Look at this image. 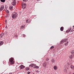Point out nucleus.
I'll use <instances>...</instances> for the list:
<instances>
[{
  "mask_svg": "<svg viewBox=\"0 0 74 74\" xmlns=\"http://www.w3.org/2000/svg\"><path fill=\"white\" fill-rule=\"evenodd\" d=\"M3 36H2L1 34H0V38H1L3 37Z\"/></svg>",
  "mask_w": 74,
  "mask_h": 74,
  "instance_id": "c756f323",
  "label": "nucleus"
},
{
  "mask_svg": "<svg viewBox=\"0 0 74 74\" xmlns=\"http://www.w3.org/2000/svg\"><path fill=\"white\" fill-rule=\"evenodd\" d=\"M71 32H73V31H74V28H72V29H71Z\"/></svg>",
  "mask_w": 74,
  "mask_h": 74,
  "instance_id": "6ab92c4d",
  "label": "nucleus"
},
{
  "mask_svg": "<svg viewBox=\"0 0 74 74\" xmlns=\"http://www.w3.org/2000/svg\"><path fill=\"white\" fill-rule=\"evenodd\" d=\"M4 44V42L3 41H1L0 42V45H2L3 44Z\"/></svg>",
  "mask_w": 74,
  "mask_h": 74,
  "instance_id": "9b49d317",
  "label": "nucleus"
},
{
  "mask_svg": "<svg viewBox=\"0 0 74 74\" xmlns=\"http://www.w3.org/2000/svg\"><path fill=\"white\" fill-rule=\"evenodd\" d=\"M69 74H71V73H70Z\"/></svg>",
  "mask_w": 74,
  "mask_h": 74,
  "instance_id": "58836bf2",
  "label": "nucleus"
},
{
  "mask_svg": "<svg viewBox=\"0 0 74 74\" xmlns=\"http://www.w3.org/2000/svg\"><path fill=\"white\" fill-rule=\"evenodd\" d=\"M73 28H74V26H73Z\"/></svg>",
  "mask_w": 74,
  "mask_h": 74,
  "instance_id": "4c0bfd02",
  "label": "nucleus"
},
{
  "mask_svg": "<svg viewBox=\"0 0 74 74\" xmlns=\"http://www.w3.org/2000/svg\"><path fill=\"white\" fill-rule=\"evenodd\" d=\"M6 12H7L8 13L9 12V11H8V10H6Z\"/></svg>",
  "mask_w": 74,
  "mask_h": 74,
  "instance_id": "cd10ccee",
  "label": "nucleus"
},
{
  "mask_svg": "<svg viewBox=\"0 0 74 74\" xmlns=\"http://www.w3.org/2000/svg\"><path fill=\"white\" fill-rule=\"evenodd\" d=\"M67 39H64L61 41L60 42V44H62L63 43H64L65 42H66L67 41Z\"/></svg>",
  "mask_w": 74,
  "mask_h": 74,
  "instance_id": "39448f33",
  "label": "nucleus"
},
{
  "mask_svg": "<svg viewBox=\"0 0 74 74\" xmlns=\"http://www.w3.org/2000/svg\"><path fill=\"white\" fill-rule=\"evenodd\" d=\"M25 26L22 25V26H21L20 27V29L21 30H22L23 29H25Z\"/></svg>",
  "mask_w": 74,
  "mask_h": 74,
  "instance_id": "6e6552de",
  "label": "nucleus"
},
{
  "mask_svg": "<svg viewBox=\"0 0 74 74\" xmlns=\"http://www.w3.org/2000/svg\"><path fill=\"white\" fill-rule=\"evenodd\" d=\"M4 5H2L0 9V11H2L4 9Z\"/></svg>",
  "mask_w": 74,
  "mask_h": 74,
  "instance_id": "423d86ee",
  "label": "nucleus"
},
{
  "mask_svg": "<svg viewBox=\"0 0 74 74\" xmlns=\"http://www.w3.org/2000/svg\"><path fill=\"white\" fill-rule=\"evenodd\" d=\"M51 62L52 63H53L55 62V61L54 60H52Z\"/></svg>",
  "mask_w": 74,
  "mask_h": 74,
  "instance_id": "412c9836",
  "label": "nucleus"
},
{
  "mask_svg": "<svg viewBox=\"0 0 74 74\" xmlns=\"http://www.w3.org/2000/svg\"><path fill=\"white\" fill-rule=\"evenodd\" d=\"M53 69H54V70H57V66H54L53 67Z\"/></svg>",
  "mask_w": 74,
  "mask_h": 74,
  "instance_id": "f8f14e48",
  "label": "nucleus"
},
{
  "mask_svg": "<svg viewBox=\"0 0 74 74\" xmlns=\"http://www.w3.org/2000/svg\"><path fill=\"white\" fill-rule=\"evenodd\" d=\"M68 43L69 42H67L65 44V46H66V45H68Z\"/></svg>",
  "mask_w": 74,
  "mask_h": 74,
  "instance_id": "a878e982",
  "label": "nucleus"
},
{
  "mask_svg": "<svg viewBox=\"0 0 74 74\" xmlns=\"http://www.w3.org/2000/svg\"><path fill=\"white\" fill-rule=\"evenodd\" d=\"M5 28H6V29H7L8 28V27H7V25H6V26L5 27Z\"/></svg>",
  "mask_w": 74,
  "mask_h": 74,
  "instance_id": "72a5a7b5",
  "label": "nucleus"
},
{
  "mask_svg": "<svg viewBox=\"0 0 74 74\" xmlns=\"http://www.w3.org/2000/svg\"><path fill=\"white\" fill-rule=\"evenodd\" d=\"M46 66H47V64H46V63H44L43 65V67H46Z\"/></svg>",
  "mask_w": 74,
  "mask_h": 74,
  "instance_id": "f3484780",
  "label": "nucleus"
},
{
  "mask_svg": "<svg viewBox=\"0 0 74 74\" xmlns=\"http://www.w3.org/2000/svg\"><path fill=\"white\" fill-rule=\"evenodd\" d=\"M60 30H61V31H63V27H61L60 28Z\"/></svg>",
  "mask_w": 74,
  "mask_h": 74,
  "instance_id": "2eb2a0df",
  "label": "nucleus"
},
{
  "mask_svg": "<svg viewBox=\"0 0 74 74\" xmlns=\"http://www.w3.org/2000/svg\"><path fill=\"white\" fill-rule=\"evenodd\" d=\"M3 33L4 34H5V35H7V34H8V33H7V32H5Z\"/></svg>",
  "mask_w": 74,
  "mask_h": 74,
  "instance_id": "4be33fe9",
  "label": "nucleus"
},
{
  "mask_svg": "<svg viewBox=\"0 0 74 74\" xmlns=\"http://www.w3.org/2000/svg\"><path fill=\"white\" fill-rule=\"evenodd\" d=\"M1 2H2L3 3H4L5 2V0H1Z\"/></svg>",
  "mask_w": 74,
  "mask_h": 74,
  "instance_id": "b1692460",
  "label": "nucleus"
},
{
  "mask_svg": "<svg viewBox=\"0 0 74 74\" xmlns=\"http://www.w3.org/2000/svg\"><path fill=\"white\" fill-rule=\"evenodd\" d=\"M5 25L7 24V20H5Z\"/></svg>",
  "mask_w": 74,
  "mask_h": 74,
  "instance_id": "7c9ffc66",
  "label": "nucleus"
},
{
  "mask_svg": "<svg viewBox=\"0 0 74 74\" xmlns=\"http://www.w3.org/2000/svg\"><path fill=\"white\" fill-rule=\"evenodd\" d=\"M16 0H12V5L15 6L16 5Z\"/></svg>",
  "mask_w": 74,
  "mask_h": 74,
  "instance_id": "7ed1b4c3",
  "label": "nucleus"
},
{
  "mask_svg": "<svg viewBox=\"0 0 74 74\" xmlns=\"http://www.w3.org/2000/svg\"><path fill=\"white\" fill-rule=\"evenodd\" d=\"M26 70L28 71V70H29V69L28 68H26Z\"/></svg>",
  "mask_w": 74,
  "mask_h": 74,
  "instance_id": "c85d7f7f",
  "label": "nucleus"
},
{
  "mask_svg": "<svg viewBox=\"0 0 74 74\" xmlns=\"http://www.w3.org/2000/svg\"><path fill=\"white\" fill-rule=\"evenodd\" d=\"M74 55H73V54H72V55H71L70 56H69V58H70V59H72L73 58H74Z\"/></svg>",
  "mask_w": 74,
  "mask_h": 74,
  "instance_id": "1a4fd4ad",
  "label": "nucleus"
},
{
  "mask_svg": "<svg viewBox=\"0 0 74 74\" xmlns=\"http://www.w3.org/2000/svg\"><path fill=\"white\" fill-rule=\"evenodd\" d=\"M18 17V14L16 12H14L12 14V17L13 19H15L17 17Z\"/></svg>",
  "mask_w": 74,
  "mask_h": 74,
  "instance_id": "f03ea898",
  "label": "nucleus"
},
{
  "mask_svg": "<svg viewBox=\"0 0 74 74\" xmlns=\"http://www.w3.org/2000/svg\"><path fill=\"white\" fill-rule=\"evenodd\" d=\"M33 74H34V73Z\"/></svg>",
  "mask_w": 74,
  "mask_h": 74,
  "instance_id": "a19ab883",
  "label": "nucleus"
},
{
  "mask_svg": "<svg viewBox=\"0 0 74 74\" xmlns=\"http://www.w3.org/2000/svg\"><path fill=\"white\" fill-rule=\"evenodd\" d=\"M73 74H74V73H73Z\"/></svg>",
  "mask_w": 74,
  "mask_h": 74,
  "instance_id": "ea45409f",
  "label": "nucleus"
},
{
  "mask_svg": "<svg viewBox=\"0 0 74 74\" xmlns=\"http://www.w3.org/2000/svg\"><path fill=\"white\" fill-rule=\"evenodd\" d=\"M13 8V7L12 6L10 5L9 7V8L10 10H12Z\"/></svg>",
  "mask_w": 74,
  "mask_h": 74,
  "instance_id": "ddd939ff",
  "label": "nucleus"
},
{
  "mask_svg": "<svg viewBox=\"0 0 74 74\" xmlns=\"http://www.w3.org/2000/svg\"><path fill=\"white\" fill-rule=\"evenodd\" d=\"M27 0H23V1L24 2H26V1H27Z\"/></svg>",
  "mask_w": 74,
  "mask_h": 74,
  "instance_id": "bb28decb",
  "label": "nucleus"
},
{
  "mask_svg": "<svg viewBox=\"0 0 74 74\" xmlns=\"http://www.w3.org/2000/svg\"><path fill=\"white\" fill-rule=\"evenodd\" d=\"M23 37H25V35L24 34H23Z\"/></svg>",
  "mask_w": 74,
  "mask_h": 74,
  "instance_id": "f704fd0d",
  "label": "nucleus"
},
{
  "mask_svg": "<svg viewBox=\"0 0 74 74\" xmlns=\"http://www.w3.org/2000/svg\"><path fill=\"white\" fill-rule=\"evenodd\" d=\"M26 4L24 3H23L22 4V7L23 8L25 9V8H26Z\"/></svg>",
  "mask_w": 74,
  "mask_h": 74,
  "instance_id": "20e7f679",
  "label": "nucleus"
},
{
  "mask_svg": "<svg viewBox=\"0 0 74 74\" xmlns=\"http://www.w3.org/2000/svg\"><path fill=\"white\" fill-rule=\"evenodd\" d=\"M36 71V72H37V73H39V71Z\"/></svg>",
  "mask_w": 74,
  "mask_h": 74,
  "instance_id": "c9c22d12",
  "label": "nucleus"
},
{
  "mask_svg": "<svg viewBox=\"0 0 74 74\" xmlns=\"http://www.w3.org/2000/svg\"><path fill=\"white\" fill-rule=\"evenodd\" d=\"M9 63L10 64H14V59L12 58L9 59Z\"/></svg>",
  "mask_w": 74,
  "mask_h": 74,
  "instance_id": "f257e3e1",
  "label": "nucleus"
},
{
  "mask_svg": "<svg viewBox=\"0 0 74 74\" xmlns=\"http://www.w3.org/2000/svg\"><path fill=\"white\" fill-rule=\"evenodd\" d=\"M70 67L71 69H74V67L73 65H71L70 66Z\"/></svg>",
  "mask_w": 74,
  "mask_h": 74,
  "instance_id": "a211bd4d",
  "label": "nucleus"
},
{
  "mask_svg": "<svg viewBox=\"0 0 74 74\" xmlns=\"http://www.w3.org/2000/svg\"><path fill=\"white\" fill-rule=\"evenodd\" d=\"M33 65H34V64H32L29 65V67H33Z\"/></svg>",
  "mask_w": 74,
  "mask_h": 74,
  "instance_id": "dca6fc26",
  "label": "nucleus"
},
{
  "mask_svg": "<svg viewBox=\"0 0 74 74\" xmlns=\"http://www.w3.org/2000/svg\"><path fill=\"white\" fill-rule=\"evenodd\" d=\"M71 53L72 54H73V53H74V50H73L71 52Z\"/></svg>",
  "mask_w": 74,
  "mask_h": 74,
  "instance_id": "393cba45",
  "label": "nucleus"
},
{
  "mask_svg": "<svg viewBox=\"0 0 74 74\" xmlns=\"http://www.w3.org/2000/svg\"><path fill=\"white\" fill-rule=\"evenodd\" d=\"M30 72H27V74H30Z\"/></svg>",
  "mask_w": 74,
  "mask_h": 74,
  "instance_id": "e433bc0d",
  "label": "nucleus"
},
{
  "mask_svg": "<svg viewBox=\"0 0 74 74\" xmlns=\"http://www.w3.org/2000/svg\"><path fill=\"white\" fill-rule=\"evenodd\" d=\"M26 23H30V20H26Z\"/></svg>",
  "mask_w": 74,
  "mask_h": 74,
  "instance_id": "4468645a",
  "label": "nucleus"
},
{
  "mask_svg": "<svg viewBox=\"0 0 74 74\" xmlns=\"http://www.w3.org/2000/svg\"><path fill=\"white\" fill-rule=\"evenodd\" d=\"M34 68H35L36 69H39V67H38V66H36L34 67Z\"/></svg>",
  "mask_w": 74,
  "mask_h": 74,
  "instance_id": "aec40b11",
  "label": "nucleus"
},
{
  "mask_svg": "<svg viewBox=\"0 0 74 74\" xmlns=\"http://www.w3.org/2000/svg\"><path fill=\"white\" fill-rule=\"evenodd\" d=\"M49 60V59L48 58H47L46 59V61H48Z\"/></svg>",
  "mask_w": 74,
  "mask_h": 74,
  "instance_id": "2f4dec72",
  "label": "nucleus"
},
{
  "mask_svg": "<svg viewBox=\"0 0 74 74\" xmlns=\"http://www.w3.org/2000/svg\"><path fill=\"white\" fill-rule=\"evenodd\" d=\"M71 30V28H70V29H68L66 31V32L67 33H69Z\"/></svg>",
  "mask_w": 74,
  "mask_h": 74,
  "instance_id": "9d476101",
  "label": "nucleus"
},
{
  "mask_svg": "<svg viewBox=\"0 0 74 74\" xmlns=\"http://www.w3.org/2000/svg\"><path fill=\"white\" fill-rule=\"evenodd\" d=\"M51 49H52V48H54V47L52 46H51Z\"/></svg>",
  "mask_w": 74,
  "mask_h": 74,
  "instance_id": "473e14b6",
  "label": "nucleus"
},
{
  "mask_svg": "<svg viewBox=\"0 0 74 74\" xmlns=\"http://www.w3.org/2000/svg\"><path fill=\"white\" fill-rule=\"evenodd\" d=\"M0 35L3 37V36L4 35V33H2L0 34Z\"/></svg>",
  "mask_w": 74,
  "mask_h": 74,
  "instance_id": "5701e85b",
  "label": "nucleus"
},
{
  "mask_svg": "<svg viewBox=\"0 0 74 74\" xmlns=\"http://www.w3.org/2000/svg\"><path fill=\"white\" fill-rule=\"evenodd\" d=\"M19 67H20V69H24V68H25V66H24L22 65H21V66H19Z\"/></svg>",
  "mask_w": 74,
  "mask_h": 74,
  "instance_id": "0eeeda50",
  "label": "nucleus"
}]
</instances>
